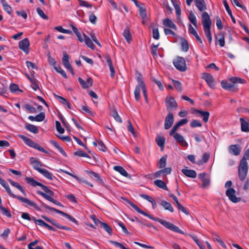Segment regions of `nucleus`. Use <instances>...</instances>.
Returning <instances> with one entry per match:
<instances>
[{
    "label": "nucleus",
    "mask_w": 249,
    "mask_h": 249,
    "mask_svg": "<svg viewBox=\"0 0 249 249\" xmlns=\"http://www.w3.org/2000/svg\"><path fill=\"white\" fill-rule=\"evenodd\" d=\"M128 203L134 209H135L138 213L148 217L149 218L155 221H158L167 229L170 230L172 231H173L175 232L179 233L180 234H182L184 235H186V233H184L183 231L181 230L178 227L174 225L172 223H170L166 220H162L158 217H154L152 215L148 214L142 210L140 209L137 205H136L134 203L128 200Z\"/></svg>",
    "instance_id": "obj_1"
},
{
    "label": "nucleus",
    "mask_w": 249,
    "mask_h": 249,
    "mask_svg": "<svg viewBox=\"0 0 249 249\" xmlns=\"http://www.w3.org/2000/svg\"><path fill=\"white\" fill-rule=\"evenodd\" d=\"M247 160H249V148L245 151L238 167L239 178L242 181L246 178L248 174L249 166Z\"/></svg>",
    "instance_id": "obj_2"
},
{
    "label": "nucleus",
    "mask_w": 249,
    "mask_h": 249,
    "mask_svg": "<svg viewBox=\"0 0 249 249\" xmlns=\"http://www.w3.org/2000/svg\"><path fill=\"white\" fill-rule=\"evenodd\" d=\"M2 186L5 189L6 192L11 197L13 198H16L20 200L21 202L25 203L29 206L33 207L37 211H40L41 210L40 208L35 202H32L27 198L23 197L14 194L12 192L9 185L7 182L5 183Z\"/></svg>",
    "instance_id": "obj_3"
},
{
    "label": "nucleus",
    "mask_w": 249,
    "mask_h": 249,
    "mask_svg": "<svg viewBox=\"0 0 249 249\" xmlns=\"http://www.w3.org/2000/svg\"><path fill=\"white\" fill-rule=\"evenodd\" d=\"M202 23L205 35L207 38L212 36L211 32V20L208 14L204 12L202 14Z\"/></svg>",
    "instance_id": "obj_4"
},
{
    "label": "nucleus",
    "mask_w": 249,
    "mask_h": 249,
    "mask_svg": "<svg viewBox=\"0 0 249 249\" xmlns=\"http://www.w3.org/2000/svg\"><path fill=\"white\" fill-rule=\"evenodd\" d=\"M18 136L20 139H21L25 142V143L30 146V147H33L36 149H37L44 153H48L46 150H45L44 148L40 146L38 143L33 142L30 138H28L21 134H18Z\"/></svg>",
    "instance_id": "obj_5"
},
{
    "label": "nucleus",
    "mask_w": 249,
    "mask_h": 249,
    "mask_svg": "<svg viewBox=\"0 0 249 249\" xmlns=\"http://www.w3.org/2000/svg\"><path fill=\"white\" fill-rule=\"evenodd\" d=\"M25 180L26 182L30 184L31 186L35 187L36 186H39L41 187L42 190L47 194L50 195V196H53L54 193L47 186L43 185V184L36 181L33 178L30 177H26L25 178Z\"/></svg>",
    "instance_id": "obj_6"
},
{
    "label": "nucleus",
    "mask_w": 249,
    "mask_h": 249,
    "mask_svg": "<svg viewBox=\"0 0 249 249\" xmlns=\"http://www.w3.org/2000/svg\"><path fill=\"white\" fill-rule=\"evenodd\" d=\"M136 79L138 82V85L136 86L134 90V95L135 100L139 101L140 99L141 86L144 85L143 80V77L141 73H138L136 76Z\"/></svg>",
    "instance_id": "obj_7"
},
{
    "label": "nucleus",
    "mask_w": 249,
    "mask_h": 249,
    "mask_svg": "<svg viewBox=\"0 0 249 249\" xmlns=\"http://www.w3.org/2000/svg\"><path fill=\"white\" fill-rule=\"evenodd\" d=\"M173 63L175 68L180 71H185L187 69L185 60L182 57L177 56L173 60Z\"/></svg>",
    "instance_id": "obj_8"
},
{
    "label": "nucleus",
    "mask_w": 249,
    "mask_h": 249,
    "mask_svg": "<svg viewBox=\"0 0 249 249\" xmlns=\"http://www.w3.org/2000/svg\"><path fill=\"white\" fill-rule=\"evenodd\" d=\"M41 206L42 207H44V208H45L46 209H48V210L54 211V212H56V213L61 214V215H62V216L66 217L68 219H69L71 222L75 223L77 225H78V221L74 217H73L71 216L70 215L64 213V212L61 211L59 210H57L56 209H55L54 208L49 207L43 202H41Z\"/></svg>",
    "instance_id": "obj_9"
},
{
    "label": "nucleus",
    "mask_w": 249,
    "mask_h": 249,
    "mask_svg": "<svg viewBox=\"0 0 249 249\" xmlns=\"http://www.w3.org/2000/svg\"><path fill=\"white\" fill-rule=\"evenodd\" d=\"M165 103L168 112H171L172 109H176L178 107V104L173 97L167 96L165 98Z\"/></svg>",
    "instance_id": "obj_10"
},
{
    "label": "nucleus",
    "mask_w": 249,
    "mask_h": 249,
    "mask_svg": "<svg viewBox=\"0 0 249 249\" xmlns=\"http://www.w3.org/2000/svg\"><path fill=\"white\" fill-rule=\"evenodd\" d=\"M193 0H186V4L190 6ZM195 5L200 12H204L207 9V5L204 0H194Z\"/></svg>",
    "instance_id": "obj_11"
},
{
    "label": "nucleus",
    "mask_w": 249,
    "mask_h": 249,
    "mask_svg": "<svg viewBox=\"0 0 249 249\" xmlns=\"http://www.w3.org/2000/svg\"><path fill=\"white\" fill-rule=\"evenodd\" d=\"M226 195L229 199L233 203H237L241 200L240 197H238L235 196V191L232 188L228 189L226 191Z\"/></svg>",
    "instance_id": "obj_12"
},
{
    "label": "nucleus",
    "mask_w": 249,
    "mask_h": 249,
    "mask_svg": "<svg viewBox=\"0 0 249 249\" xmlns=\"http://www.w3.org/2000/svg\"><path fill=\"white\" fill-rule=\"evenodd\" d=\"M202 78L206 81L211 88L214 89L215 88V81L211 74L204 72L202 73Z\"/></svg>",
    "instance_id": "obj_13"
},
{
    "label": "nucleus",
    "mask_w": 249,
    "mask_h": 249,
    "mask_svg": "<svg viewBox=\"0 0 249 249\" xmlns=\"http://www.w3.org/2000/svg\"><path fill=\"white\" fill-rule=\"evenodd\" d=\"M19 48L25 52L26 54L29 53L30 42L27 38H25L20 40L18 43Z\"/></svg>",
    "instance_id": "obj_14"
},
{
    "label": "nucleus",
    "mask_w": 249,
    "mask_h": 249,
    "mask_svg": "<svg viewBox=\"0 0 249 249\" xmlns=\"http://www.w3.org/2000/svg\"><path fill=\"white\" fill-rule=\"evenodd\" d=\"M174 137L177 142L181 146L187 147L188 145L183 137L178 133L175 132L171 135Z\"/></svg>",
    "instance_id": "obj_15"
},
{
    "label": "nucleus",
    "mask_w": 249,
    "mask_h": 249,
    "mask_svg": "<svg viewBox=\"0 0 249 249\" xmlns=\"http://www.w3.org/2000/svg\"><path fill=\"white\" fill-rule=\"evenodd\" d=\"M37 194L41 196L42 197H43L44 198H45L46 200L56 204V205L59 206H63V205L60 202L56 200L53 198L51 197L52 196H50V195H48L43 192H41L40 191H37L36 192Z\"/></svg>",
    "instance_id": "obj_16"
},
{
    "label": "nucleus",
    "mask_w": 249,
    "mask_h": 249,
    "mask_svg": "<svg viewBox=\"0 0 249 249\" xmlns=\"http://www.w3.org/2000/svg\"><path fill=\"white\" fill-rule=\"evenodd\" d=\"M174 121L173 114L172 112H168L166 116L164 122V128L165 129H169L172 125Z\"/></svg>",
    "instance_id": "obj_17"
},
{
    "label": "nucleus",
    "mask_w": 249,
    "mask_h": 249,
    "mask_svg": "<svg viewBox=\"0 0 249 249\" xmlns=\"http://www.w3.org/2000/svg\"><path fill=\"white\" fill-rule=\"evenodd\" d=\"M188 121L187 119L185 118V119H181L179 122L177 123L174 125V126L173 127L172 129L170 130V133H169L170 136H171L172 134H174V133H175L176 132V131L178 129V128L180 126L186 124L188 123Z\"/></svg>",
    "instance_id": "obj_18"
},
{
    "label": "nucleus",
    "mask_w": 249,
    "mask_h": 249,
    "mask_svg": "<svg viewBox=\"0 0 249 249\" xmlns=\"http://www.w3.org/2000/svg\"><path fill=\"white\" fill-rule=\"evenodd\" d=\"M230 153L235 155L238 156L241 152V146L239 144H232L229 147Z\"/></svg>",
    "instance_id": "obj_19"
},
{
    "label": "nucleus",
    "mask_w": 249,
    "mask_h": 249,
    "mask_svg": "<svg viewBox=\"0 0 249 249\" xmlns=\"http://www.w3.org/2000/svg\"><path fill=\"white\" fill-rule=\"evenodd\" d=\"M60 170L61 172H62L67 175H69L71 176L72 177H73V178H75L78 181L79 183L83 182V183H84L89 185L90 187H93V185L92 184L90 183L89 182H88L87 180L83 179L82 178H80L77 176L74 175L72 174H71V173H70L69 172H68L67 171L62 170V169H61Z\"/></svg>",
    "instance_id": "obj_20"
},
{
    "label": "nucleus",
    "mask_w": 249,
    "mask_h": 249,
    "mask_svg": "<svg viewBox=\"0 0 249 249\" xmlns=\"http://www.w3.org/2000/svg\"><path fill=\"white\" fill-rule=\"evenodd\" d=\"M78 81L83 89L88 88L92 85V79L91 78H89L87 81H85L82 78L79 77Z\"/></svg>",
    "instance_id": "obj_21"
},
{
    "label": "nucleus",
    "mask_w": 249,
    "mask_h": 249,
    "mask_svg": "<svg viewBox=\"0 0 249 249\" xmlns=\"http://www.w3.org/2000/svg\"><path fill=\"white\" fill-rule=\"evenodd\" d=\"M31 164L33 165V168L39 172L40 170L42 169L40 168L43 164L35 158H31L30 160Z\"/></svg>",
    "instance_id": "obj_22"
},
{
    "label": "nucleus",
    "mask_w": 249,
    "mask_h": 249,
    "mask_svg": "<svg viewBox=\"0 0 249 249\" xmlns=\"http://www.w3.org/2000/svg\"><path fill=\"white\" fill-rule=\"evenodd\" d=\"M206 173H201L198 175L199 178L202 182V187L204 188L209 186L210 182V179L209 178L206 177Z\"/></svg>",
    "instance_id": "obj_23"
},
{
    "label": "nucleus",
    "mask_w": 249,
    "mask_h": 249,
    "mask_svg": "<svg viewBox=\"0 0 249 249\" xmlns=\"http://www.w3.org/2000/svg\"><path fill=\"white\" fill-rule=\"evenodd\" d=\"M181 172L187 177L196 178V173L193 170L182 169Z\"/></svg>",
    "instance_id": "obj_24"
},
{
    "label": "nucleus",
    "mask_w": 249,
    "mask_h": 249,
    "mask_svg": "<svg viewBox=\"0 0 249 249\" xmlns=\"http://www.w3.org/2000/svg\"><path fill=\"white\" fill-rule=\"evenodd\" d=\"M123 36L128 43H130L132 40V36L130 33V29L128 26H126L123 32Z\"/></svg>",
    "instance_id": "obj_25"
},
{
    "label": "nucleus",
    "mask_w": 249,
    "mask_h": 249,
    "mask_svg": "<svg viewBox=\"0 0 249 249\" xmlns=\"http://www.w3.org/2000/svg\"><path fill=\"white\" fill-rule=\"evenodd\" d=\"M217 42L219 43V44L220 46V47H222L224 46L225 37L223 33H220L217 34V36H216L215 43H216Z\"/></svg>",
    "instance_id": "obj_26"
},
{
    "label": "nucleus",
    "mask_w": 249,
    "mask_h": 249,
    "mask_svg": "<svg viewBox=\"0 0 249 249\" xmlns=\"http://www.w3.org/2000/svg\"><path fill=\"white\" fill-rule=\"evenodd\" d=\"M195 112L199 114L203 117V121L205 123L208 122L210 116V113L208 111H204L198 109H196Z\"/></svg>",
    "instance_id": "obj_27"
},
{
    "label": "nucleus",
    "mask_w": 249,
    "mask_h": 249,
    "mask_svg": "<svg viewBox=\"0 0 249 249\" xmlns=\"http://www.w3.org/2000/svg\"><path fill=\"white\" fill-rule=\"evenodd\" d=\"M8 181L13 186L17 188L18 190H19L25 196H26V193L25 190L23 189L22 187L18 182L14 181L13 180L11 179H8Z\"/></svg>",
    "instance_id": "obj_28"
},
{
    "label": "nucleus",
    "mask_w": 249,
    "mask_h": 249,
    "mask_svg": "<svg viewBox=\"0 0 249 249\" xmlns=\"http://www.w3.org/2000/svg\"><path fill=\"white\" fill-rule=\"evenodd\" d=\"M63 57L62 58V63L64 66L66 68H68L71 66L69 63V56L66 52H63Z\"/></svg>",
    "instance_id": "obj_29"
},
{
    "label": "nucleus",
    "mask_w": 249,
    "mask_h": 249,
    "mask_svg": "<svg viewBox=\"0 0 249 249\" xmlns=\"http://www.w3.org/2000/svg\"><path fill=\"white\" fill-rule=\"evenodd\" d=\"M25 128L28 131L34 134H37L39 132V130L37 126L32 124H27L25 125Z\"/></svg>",
    "instance_id": "obj_30"
},
{
    "label": "nucleus",
    "mask_w": 249,
    "mask_h": 249,
    "mask_svg": "<svg viewBox=\"0 0 249 249\" xmlns=\"http://www.w3.org/2000/svg\"><path fill=\"white\" fill-rule=\"evenodd\" d=\"M163 24L166 27L172 28L173 29H177V26L170 19L166 18L163 21Z\"/></svg>",
    "instance_id": "obj_31"
},
{
    "label": "nucleus",
    "mask_w": 249,
    "mask_h": 249,
    "mask_svg": "<svg viewBox=\"0 0 249 249\" xmlns=\"http://www.w3.org/2000/svg\"><path fill=\"white\" fill-rule=\"evenodd\" d=\"M154 184L158 187L165 190H168L165 183L163 181L160 179H157L154 181Z\"/></svg>",
    "instance_id": "obj_32"
},
{
    "label": "nucleus",
    "mask_w": 249,
    "mask_h": 249,
    "mask_svg": "<svg viewBox=\"0 0 249 249\" xmlns=\"http://www.w3.org/2000/svg\"><path fill=\"white\" fill-rule=\"evenodd\" d=\"M114 170L118 172L120 174L125 177H128L129 176L127 172L125 170V169L120 166H114L113 167Z\"/></svg>",
    "instance_id": "obj_33"
},
{
    "label": "nucleus",
    "mask_w": 249,
    "mask_h": 249,
    "mask_svg": "<svg viewBox=\"0 0 249 249\" xmlns=\"http://www.w3.org/2000/svg\"><path fill=\"white\" fill-rule=\"evenodd\" d=\"M83 36L84 37V41H85L86 44L91 49H94L95 45H94L90 38L88 36L86 35L85 34H83Z\"/></svg>",
    "instance_id": "obj_34"
},
{
    "label": "nucleus",
    "mask_w": 249,
    "mask_h": 249,
    "mask_svg": "<svg viewBox=\"0 0 249 249\" xmlns=\"http://www.w3.org/2000/svg\"><path fill=\"white\" fill-rule=\"evenodd\" d=\"M223 4H224V6L225 7V9H226V11H227L228 14L230 16L232 22L234 23H236L235 19V18H234V17L233 16V15L232 14L231 11L230 9V7H229V4H228V2L226 0H223Z\"/></svg>",
    "instance_id": "obj_35"
},
{
    "label": "nucleus",
    "mask_w": 249,
    "mask_h": 249,
    "mask_svg": "<svg viewBox=\"0 0 249 249\" xmlns=\"http://www.w3.org/2000/svg\"><path fill=\"white\" fill-rule=\"evenodd\" d=\"M188 19L190 22H191L196 28H197V20L196 18V17L192 11H190L189 12Z\"/></svg>",
    "instance_id": "obj_36"
},
{
    "label": "nucleus",
    "mask_w": 249,
    "mask_h": 249,
    "mask_svg": "<svg viewBox=\"0 0 249 249\" xmlns=\"http://www.w3.org/2000/svg\"><path fill=\"white\" fill-rule=\"evenodd\" d=\"M39 173L49 180H53V174L46 169H42V170H40Z\"/></svg>",
    "instance_id": "obj_37"
},
{
    "label": "nucleus",
    "mask_w": 249,
    "mask_h": 249,
    "mask_svg": "<svg viewBox=\"0 0 249 249\" xmlns=\"http://www.w3.org/2000/svg\"><path fill=\"white\" fill-rule=\"evenodd\" d=\"M210 158V154L208 153H205L202 156V159L197 161L196 164L200 165L202 164L207 162Z\"/></svg>",
    "instance_id": "obj_38"
},
{
    "label": "nucleus",
    "mask_w": 249,
    "mask_h": 249,
    "mask_svg": "<svg viewBox=\"0 0 249 249\" xmlns=\"http://www.w3.org/2000/svg\"><path fill=\"white\" fill-rule=\"evenodd\" d=\"M241 122V130L243 132H249V123L246 122L243 118H240Z\"/></svg>",
    "instance_id": "obj_39"
},
{
    "label": "nucleus",
    "mask_w": 249,
    "mask_h": 249,
    "mask_svg": "<svg viewBox=\"0 0 249 249\" xmlns=\"http://www.w3.org/2000/svg\"><path fill=\"white\" fill-rule=\"evenodd\" d=\"M160 205L163 207L165 210H168L171 213L174 212V208L169 202L162 200L160 202Z\"/></svg>",
    "instance_id": "obj_40"
},
{
    "label": "nucleus",
    "mask_w": 249,
    "mask_h": 249,
    "mask_svg": "<svg viewBox=\"0 0 249 249\" xmlns=\"http://www.w3.org/2000/svg\"><path fill=\"white\" fill-rule=\"evenodd\" d=\"M156 141L157 144L161 148V149H163L165 142V138L164 137L160 136L157 137L156 139Z\"/></svg>",
    "instance_id": "obj_41"
},
{
    "label": "nucleus",
    "mask_w": 249,
    "mask_h": 249,
    "mask_svg": "<svg viewBox=\"0 0 249 249\" xmlns=\"http://www.w3.org/2000/svg\"><path fill=\"white\" fill-rule=\"evenodd\" d=\"M230 80L232 82L233 85L237 83L244 84L246 82V81L245 79L237 77H232L230 78Z\"/></svg>",
    "instance_id": "obj_42"
},
{
    "label": "nucleus",
    "mask_w": 249,
    "mask_h": 249,
    "mask_svg": "<svg viewBox=\"0 0 249 249\" xmlns=\"http://www.w3.org/2000/svg\"><path fill=\"white\" fill-rule=\"evenodd\" d=\"M89 175L92 178H94L98 182L103 183V180L100 177L99 175L93 171H89L88 172Z\"/></svg>",
    "instance_id": "obj_43"
},
{
    "label": "nucleus",
    "mask_w": 249,
    "mask_h": 249,
    "mask_svg": "<svg viewBox=\"0 0 249 249\" xmlns=\"http://www.w3.org/2000/svg\"><path fill=\"white\" fill-rule=\"evenodd\" d=\"M221 85L224 89L226 90H230L234 87L233 84L229 83L227 81L224 80L221 81Z\"/></svg>",
    "instance_id": "obj_44"
},
{
    "label": "nucleus",
    "mask_w": 249,
    "mask_h": 249,
    "mask_svg": "<svg viewBox=\"0 0 249 249\" xmlns=\"http://www.w3.org/2000/svg\"><path fill=\"white\" fill-rule=\"evenodd\" d=\"M1 4L3 7L4 10L8 13L9 14H10L12 12V8L10 6L5 0H1Z\"/></svg>",
    "instance_id": "obj_45"
},
{
    "label": "nucleus",
    "mask_w": 249,
    "mask_h": 249,
    "mask_svg": "<svg viewBox=\"0 0 249 249\" xmlns=\"http://www.w3.org/2000/svg\"><path fill=\"white\" fill-rule=\"evenodd\" d=\"M111 115L113 117V118L116 121L120 123H121L122 122V119L119 115L116 109H113L112 110Z\"/></svg>",
    "instance_id": "obj_46"
},
{
    "label": "nucleus",
    "mask_w": 249,
    "mask_h": 249,
    "mask_svg": "<svg viewBox=\"0 0 249 249\" xmlns=\"http://www.w3.org/2000/svg\"><path fill=\"white\" fill-rule=\"evenodd\" d=\"M181 49L183 51L186 52L189 50V44L187 40L183 39L181 40Z\"/></svg>",
    "instance_id": "obj_47"
},
{
    "label": "nucleus",
    "mask_w": 249,
    "mask_h": 249,
    "mask_svg": "<svg viewBox=\"0 0 249 249\" xmlns=\"http://www.w3.org/2000/svg\"><path fill=\"white\" fill-rule=\"evenodd\" d=\"M54 69L57 72L59 73L64 78H67V75L65 71L59 66H55Z\"/></svg>",
    "instance_id": "obj_48"
},
{
    "label": "nucleus",
    "mask_w": 249,
    "mask_h": 249,
    "mask_svg": "<svg viewBox=\"0 0 249 249\" xmlns=\"http://www.w3.org/2000/svg\"><path fill=\"white\" fill-rule=\"evenodd\" d=\"M74 155L79 157H86L90 159V157L86 152L82 150H78L74 153Z\"/></svg>",
    "instance_id": "obj_49"
},
{
    "label": "nucleus",
    "mask_w": 249,
    "mask_h": 249,
    "mask_svg": "<svg viewBox=\"0 0 249 249\" xmlns=\"http://www.w3.org/2000/svg\"><path fill=\"white\" fill-rule=\"evenodd\" d=\"M100 227L103 228L109 235L112 234V229L108 224L103 222V223L102 224V225Z\"/></svg>",
    "instance_id": "obj_50"
},
{
    "label": "nucleus",
    "mask_w": 249,
    "mask_h": 249,
    "mask_svg": "<svg viewBox=\"0 0 249 249\" xmlns=\"http://www.w3.org/2000/svg\"><path fill=\"white\" fill-rule=\"evenodd\" d=\"M159 46V43L157 45L152 44L151 45V53L154 58L157 57L158 56L157 49Z\"/></svg>",
    "instance_id": "obj_51"
},
{
    "label": "nucleus",
    "mask_w": 249,
    "mask_h": 249,
    "mask_svg": "<svg viewBox=\"0 0 249 249\" xmlns=\"http://www.w3.org/2000/svg\"><path fill=\"white\" fill-rule=\"evenodd\" d=\"M166 164V156H163L161 158L159 161L158 167L162 168L165 167Z\"/></svg>",
    "instance_id": "obj_52"
},
{
    "label": "nucleus",
    "mask_w": 249,
    "mask_h": 249,
    "mask_svg": "<svg viewBox=\"0 0 249 249\" xmlns=\"http://www.w3.org/2000/svg\"><path fill=\"white\" fill-rule=\"evenodd\" d=\"M23 107L25 109L29 111L30 113H35L36 112V109L34 107L29 104H25L23 106Z\"/></svg>",
    "instance_id": "obj_53"
},
{
    "label": "nucleus",
    "mask_w": 249,
    "mask_h": 249,
    "mask_svg": "<svg viewBox=\"0 0 249 249\" xmlns=\"http://www.w3.org/2000/svg\"><path fill=\"white\" fill-rule=\"evenodd\" d=\"M36 11L38 15L43 19H48L49 17L45 14L42 10H41L40 8L38 7L36 8Z\"/></svg>",
    "instance_id": "obj_54"
},
{
    "label": "nucleus",
    "mask_w": 249,
    "mask_h": 249,
    "mask_svg": "<svg viewBox=\"0 0 249 249\" xmlns=\"http://www.w3.org/2000/svg\"><path fill=\"white\" fill-rule=\"evenodd\" d=\"M0 209L2 212V213L6 215V216H7L8 217H11V214L10 212V211L6 208L1 206V205L0 206Z\"/></svg>",
    "instance_id": "obj_55"
},
{
    "label": "nucleus",
    "mask_w": 249,
    "mask_h": 249,
    "mask_svg": "<svg viewBox=\"0 0 249 249\" xmlns=\"http://www.w3.org/2000/svg\"><path fill=\"white\" fill-rule=\"evenodd\" d=\"M54 29L61 33L68 34H70L72 33L71 31L63 29L61 26H56V27H55Z\"/></svg>",
    "instance_id": "obj_56"
},
{
    "label": "nucleus",
    "mask_w": 249,
    "mask_h": 249,
    "mask_svg": "<svg viewBox=\"0 0 249 249\" xmlns=\"http://www.w3.org/2000/svg\"><path fill=\"white\" fill-rule=\"evenodd\" d=\"M97 142H98V144L100 146V147L99 148V149L103 152H106L107 150V148L106 146V145H105V144L104 143V142H103V141H101V140H99L97 141Z\"/></svg>",
    "instance_id": "obj_57"
},
{
    "label": "nucleus",
    "mask_w": 249,
    "mask_h": 249,
    "mask_svg": "<svg viewBox=\"0 0 249 249\" xmlns=\"http://www.w3.org/2000/svg\"><path fill=\"white\" fill-rule=\"evenodd\" d=\"M53 95L56 98V99H57L59 101V102L61 104H62L64 105H65L66 103L68 102V101L66 100L64 98H63V97L60 96L59 95H57L55 93H53Z\"/></svg>",
    "instance_id": "obj_58"
},
{
    "label": "nucleus",
    "mask_w": 249,
    "mask_h": 249,
    "mask_svg": "<svg viewBox=\"0 0 249 249\" xmlns=\"http://www.w3.org/2000/svg\"><path fill=\"white\" fill-rule=\"evenodd\" d=\"M45 118V113L43 112H40L36 116V122L43 121Z\"/></svg>",
    "instance_id": "obj_59"
},
{
    "label": "nucleus",
    "mask_w": 249,
    "mask_h": 249,
    "mask_svg": "<svg viewBox=\"0 0 249 249\" xmlns=\"http://www.w3.org/2000/svg\"><path fill=\"white\" fill-rule=\"evenodd\" d=\"M190 125L192 127H201L202 124L197 120H193L191 122Z\"/></svg>",
    "instance_id": "obj_60"
},
{
    "label": "nucleus",
    "mask_w": 249,
    "mask_h": 249,
    "mask_svg": "<svg viewBox=\"0 0 249 249\" xmlns=\"http://www.w3.org/2000/svg\"><path fill=\"white\" fill-rule=\"evenodd\" d=\"M153 37L158 40L160 38V34L158 28H154L153 29Z\"/></svg>",
    "instance_id": "obj_61"
},
{
    "label": "nucleus",
    "mask_w": 249,
    "mask_h": 249,
    "mask_svg": "<svg viewBox=\"0 0 249 249\" xmlns=\"http://www.w3.org/2000/svg\"><path fill=\"white\" fill-rule=\"evenodd\" d=\"M97 18L96 16L94 14L90 13L89 15V20L90 22L93 24H95L97 22Z\"/></svg>",
    "instance_id": "obj_62"
},
{
    "label": "nucleus",
    "mask_w": 249,
    "mask_h": 249,
    "mask_svg": "<svg viewBox=\"0 0 249 249\" xmlns=\"http://www.w3.org/2000/svg\"><path fill=\"white\" fill-rule=\"evenodd\" d=\"M174 87L178 89V90L181 92L182 91L181 84L180 82L176 80L173 81Z\"/></svg>",
    "instance_id": "obj_63"
},
{
    "label": "nucleus",
    "mask_w": 249,
    "mask_h": 249,
    "mask_svg": "<svg viewBox=\"0 0 249 249\" xmlns=\"http://www.w3.org/2000/svg\"><path fill=\"white\" fill-rule=\"evenodd\" d=\"M178 209L181 212H182L184 213L186 215L189 214V212L186 210L185 208H184L179 202H178V204L176 205Z\"/></svg>",
    "instance_id": "obj_64"
}]
</instances>
